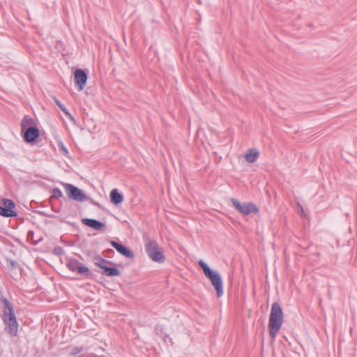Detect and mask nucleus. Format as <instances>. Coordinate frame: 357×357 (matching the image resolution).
I'll list each match as a JSON object with an SVG mask.
<instances>
[{
  "label": "nucleus",
  "instance_id": "obj_5",
  "mask_svg": "<svg viewBox=\"0 0 357 357\" xmlns=\"http://www.w3.org/2000/svg\"><path fill=\"white\" fill-rule=\"evenodd\" d=\"M66 193L69 199L77 202H83L86 200L87 196L85 193L77 187L70 183H62Z\"/></svg>",
  "mask_w": 357,
  "mask_h": 357
},
{
  "label": "nucleus",
  "instance_id": "obj_8",
  "mask_svg": "<svg viewBox=\"0 0 357 357\" xmlns=\"http://www.w3.org/2000/svg\"><path fill=\"white\" fill-rule=\"evenodd\" d=\"M2 206H0V215L3 217H15L17 213L13 211L15 208L14 202L8 199H3Z\"/></svg>",
  "mask_w": 357,
  "mask_h": 357
},
{
  "label": "nucleus",
  "instance_id": "obj_9",
  "mask_svg": "<svg viewBox=\"0 0 357 357\" xmlns=\"http://www.w3.org/2000/svg\"><path fill=\"white\" fill-rule=\"evenodd\" d=\"M87 74L82 69H77L74 72L75 85L79 91H82L87 81Z\"/></svg>",
  "mask_w": 357,
  "mask_h": 357
},
{
  "label": "nucleus",
  "instance_id": "obj_18",
  "mask_svg": "<svg viewBox=\"0 0 357 357\" xmlns=\"http://www.w3.org/2000/svg\"><path fill=\"white\" fill-rule=\"evenodd\" d=\"M107 263V261L106 259H104L101 257H96L94 259V264L97 266L100 267L103 270V267L106 266V264Z\"/></svg>",
  "mask_w": 357,
  "mask_h": 357
},
{
  "label": "nucleus",
  "instance_id": "obj_2",
  "mask_svg": "<svg viewBox=\"0 0 357 357\" xmlns=\"http://www.w3.org/2000/svg\"><path fill=\"white\" fill-rule=\"evenodd\" d=\"M283 323V314L280 305L278 303H274L271 306L268 331L271 338H274L280 331Z\"/></svg>",
  "mask_w": 357,
  "mask_h": 357
},
{
  "label": "nucleus",
  "instance_id": "obj_1",
  "mask_svg": "<svg viewBox=\"0 0 357 357\" xmlns=\"http://www.w3.org/2000/svg\"><path fill=\"white\" fill-rule=\"evenodd\" d=\"M3 304L4 310L3 312V321L6 326L7 333L13 337L17 335L18 323L15 314L12 303L6 298H1Z\"/></svg>",
  "mask_w": 357,
  "mask_h": 357
},
{
  "label": "nucleus",
  "instance_id": "obj_23",
  "mask_svg": "<svg viewBox=\"0 0 357 357\" xmlns=\"http://www.w3.org/2000/svg\"><path fill=\"white\" fill-rule=\"evenodd\" d=\"M11 265H12L13 266H15V262H14V261H12V262H11Z\"/></svg>",
  "mask_w": 357,
  "mask_h": 357
},
{
  "label": "nucleus",
  "instance_id": "obj_6",
  "mask_svg": "<svg viewBox=\"0 0 357 357\" xmlns=\"http://www.w3.org/2000/svg\"><path fill=\"white\" fill-rule=\"evenodd\" d=\"M231 202L233 206L244 215H248L258 211L257 206L251 202L241 203L236 199H231Z\"/></svg>",
  "mask_w": 357,
  "mask_h": 357
},
{
  "label": "nucleus",
  "instance_id": "obj_20",
  "mask_svg": "<svg viewBox=\"0 0 357 357\" xmlns=\"http://www.w3.org/2000/svg\"><path fill=\"white\" fill-rule=\"evenodd\" d=\"M82 350H83L82 347H74L72 349V350L70 351V355L75 356V355L79 354L80 352H82Z\"/></svg>",
  "mask_w": 357,
  "mask_h": 357
},
{
  "label": "nucleus",
  "instance_id": "obj_11",
  "mask_svg": "<svg viewBox=\"0 0 357 357\" xmlns=\"http://www.w3.org/2000/svg\"><path fill=\"white\" fill-rule=\"evenodd\" d=\"M112 246L115 248L119 253L123 255V256L132 259L135 257V255L132 252H131L130 250H128L126 247L124 245L116 242V241H112L111 242Z\"/></svg>",
  "mask_w": 357,
  "mask_h": 357
},
{
  "label": "nucleus",
  "instance_id": "obj_13",
  "mask_svg": "<svg viewBox=\"0 0 357 357\" xmlns=\"http://www.w3.org/2000/svg\"><path fill=\"white\" fill-rule=\"evenodd\" d=\"M259 153L257 149H250L245 155V159L248 162H255L259 158Z\"/></svg>",
  "mask_w": 357,
  "mask_h": 357
},
{
  "label": "nucleus",
  "instance_id": "obj_4",
  "mask_svg": "<svg viewBox=\"0 0 357 357\" xmlns=\"http://www.w3.org/2000/svg\"><path fill=\"white\" fill-rule=\"evenodd\" d=\"M145 249L148 256L153 261L158 263H162L165 261V257L163 254V251L155 241H149L146 244Z\"/></svg>",
  "mask_w": 357,
  "mask_h": 357
},
{
  "label": "nucleus",
  "instance_id": "obj_22",
  "mask_svg": "<svg viewBox=\"0 0 357 357\" xmlns=\"http://www.w3.org/2000/svg\"><path fill=\"white\" fill-rule=\"evenodd\" d=\"M298 206H299V208H300V211H301L302 213H303V207H302L300 204H298Z\"/></svg>",
  "mask_w": 357,
  "mask_h": 357
},
{
  "label": "nucleus",
  "instance_id": "obj_21",
  "mask_svg": "<svg viewBox=\"0 0 357 357\" xmlns=\"http://www.w3.org/2000/svg\"><path fill=\"white\" fill-rule=\"evenodd\" d=\"M62 149L66 153H68V150L64 146L62 147Z\"/></svg>",
  "mask_w": 357,
  "mask_h": 357
},
{
  "label": "nucleus",
  "instance_id": "obj_14",
  "mask_svg": "<svg viewBox=\"0 0 357 357\" xmlns=\"http://www.w3.org/2000/svg\"><path fill=\"white\" fill-rule=\"evenodd\" d=\"M123 200V197L121 194L119 193L117 189H113L110 192V201L112 204L118 205L121 204Z\"/></svg>",
  "mask_w": 357,
  "mask_h": 357
},
{
  "label": "nucleus",
  "instance_id": "obj_16",
  "mask_svg": "<svg viewBox=\"0 0 357 357\" xmlns=\"http://www.w3.org/2000/svg\"><path fill=\"white\" fill-rule=\"evenodd\" d=\"M103 273L107 276H119L121 274L118 268H110L107 267V266L105 267H103Z\"/></svg>",
  "mask_w": 357,
  "mask_h": 357
},
{
  "label": "nucleus",
  "instance_id": "obj_17",
  "mask_svg": "<svg viewBox=\"0 0 357 357\" xmlns=\"http://www.w3.org/2000/svg\"><path fill=\"white\" fill-rule=\"evenodd\" d=\"M54 100L56 105L63 112V113L72 121H75L74 117L70 114L66 107L56 98H54Z\"/></svg>",
  "mask_w": 357,
  "mask_h": 357
},
{
  "label": "nucleus",
  "instance_id": "obj_3",
  "mask_svg": "<svg viewBox=\"0 0 357 357\" xmlns=\"http://www.w3.org/2000/svg\"><path fill=\"white\" fill-rule=\"evenodd\" d=\"M202 269L205 276L211 281L213 284L218 297L223 295L222 280L218 271H212L210 267L203 260L198 262Z\"/></svg>",
  "mask_w": 357,
  "mask_h": 357
},
{
  "label": "nucleus",
  "instance_id": "obj_15",
  "mask_svg": "<svg viewBox=\"0 0 357 357\" xmlns=\"http://www.w3.org/2000/svg\"><path fill=\"white\" fill-rule=\"evenodd\" d=\"M34 127H35L34 120L29 116H25L21 122L22 132L26 130L28 128H34Z\"/></svg>",
  "mask_w": 357,
  "mask_h": 357
},
{
  "label": "nucleus",
  "instance_id": "obj_12",
  "mask_svg": "<svg viewBox=\"0 0 357 357\" xmlns=\"http://www.w3.org/2000/svg\"><path fill=\"white\" fill-rule=\"evenodd\" d=\"M82 222L84 225L98 231L102 230L105 227L103 223L95 219L84 218Z\"/></svg>",
  "mask_w": 357,
  "mask_h": 357
},
{
  "label": "nucleus",
  "instance_id": "obj_10",
  "mask_svg": "<svg viewBox=\"0 0 357 357\" xmlns=\"http://www.w3.org/2000/svg\"><path fill=\"white\" fill-rule=\"evenodd\" d=\"M24 132V138L26 142H33L39 137V130L36 128H28Z\"/></svg>",
  "mask_w": 357,
  "mask_h": 357
},
{
  "label": "nucleus",
  "instance_id": "obj_19",
  "mask_svg": "<svg viewBox=\"0 0 357 357\" xmlns=\"http://www.w3.org/2000/svg\"><path fill=\"white\" fill-rule=\"evenodd\" d=\"M62 195V192L59 188H54L52 191V196L54 198H60Z\"/></svg>",
  "mask_w": 357,
  "mask_h": 357
},
{
  "label": "nucleus",
  "instance_id": "obj_7",
  "mask_svg": "<svg viewBox=\"0 0 357 357\" xmlns=\"http://www.w3.org/2000/svg\"><path fill=\"white\" fill-rule=\"evenodd\" d=\"M66 266L69 270L77 271L82 275L89 276L91 275L89 269L77 259L73 258L68 259Z\"/></svg>",
  "mask_w": 357,
  "mask_h": 357
}]
</instances>
